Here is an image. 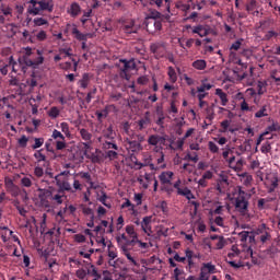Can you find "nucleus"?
<instances>
[{"instance_id":"obj_5","label":"nucleus","mask_w":280,"mask_h":280,"mask_svg":"<svg viewBox=\"0 0 280 280\" xmlns=\"http://www.w3.org/2000/svg\"><path fill=\"white\" fill-rule=\"evenodd\" d=\"M36 55L38 57H35L34 59H31V58L25 59L26 67L37 69L40 65L44 63V61H45V58L43 57L44 51L40 49H36Z\"/></svg>"},{"instance_id":"obj_48","label":"nucleus","mask_w":280,"mask_h":280,"mask_svg":"<svg viewBox=\"0 0 280 280\" xmlns=\"http://www.w3.org/2000/svg\"><path fill=\"white\" fill-rule=\"evenodd\" d=\"M51 138L54 140H61V141H65L66 137L61 133V131L57 130V129H54L52 131V135H51Z\"/></svg>"},{"instance_id":"obj_16","label":"nucleus","mask_w":280,"mask_h":280,"mask_svg":"<svg viewBox=\"0 0 280 280\" xmlns=\"http://www.w3.org/2000/svg\"><path fill=\"white\" fill-rule=\"evenodd\" d=\"M47 39V33L44 30H40L37 33H34V35H31V37L28 38V40L34 44L36 40L37 42H45Z\"/></svg>"},{"instance_id":"obj_4","label":"nucleus","mask_w":280,"mask_h":280,"mask_svg":"<svg viewBox=\"0 0 280 280\" xmlns=\"http://www.w3.org/2000/svg\"><path fill=\"white\" fill-rule=\"evenodd\" d=\"M150 50L154 55L155 59L160 60L164 58L166 54L165 43L163 42L152 43L150 46Z\"/></svg>"},{"instance_id":"obj_47","label":"nucleus","mask_w":280,"mask_h":280,"mask_svg":"<svg viewBox=\"0 0 280 280\" xmlns=\"http://www.w3.org/2000/svg\"><path fill=\"white\" fill-rule=\"evenodd\" d=\"M80 176H81L82 179H85L86 183L91 185V187H93L92 177H91V174L89 172H81Z\"/></svg>"},{"instance_id":"obj_34","label":"nucleus","mask_w":280,"mask_h":280,"mask_svg":"<svg viewBox=\"0 0 280 280\" xmlns=\"http://www.w3.org/2000/svg\"><path fill=\"white\" fill-rule=\"evenodd\" d=\"M33 23L36 27H42V26H48L49 22L47 21V19L44 18H35L33 20Z\"/></svg>"},{"instance_id":"obj_43","label":"nucleus","mask_w":280,"mask_h":280,"mask_svg":"<svg viewBox=\"0 0 280 280\" xmlns=\"http://www.w3.org/2000/svg\"><path fill=\"white\" fill-rule=\"evenodd\" d=\"M260 152L262 154H268L271 152V144L269 141H266L265 143L261 144Z\"/></svg>"},{"instance_id":"obj_26","label":"nucleus","mask_w":280,"mask_h":280,"mask_svg":"<svg viewBox=\"0 0 280 280\" xmlns=\"http://www.w3.org/2000/svg\"><path fill=\"white\" fill-rule=\"evenodd\" d=\"M72 35L74 36V38L79 42H86V35L81 33L77 26H74L72 28Z\"/></svg>"},{"instance_id":"obj_55","label":"nucleus","mask_w":280,"mask_h":280,"mask_svg":"<svg viewBox=\"0 0 280 280\" xmlns=\"http://www.w3.org/2000/svg\"><path fill=\"white\" fill-rule=\"evenodd\" d=\"M106 158L109 159L110 161H114L118 158V153L117 151L108 150L106 151Z\"/></svg>"},{"instance_id":"obj_20","label":"nucleus","mask_w":280,"mask_h":280,"mask_svg":"<svg viewBox=\"0 0 280 280\" xmlns=\"http://www.w3.org/2000/svg\"><path fill=\"white\" fill-rule=\"evenodd\" d=\"M268 83L266 80H258L256 83L257 95H264L267 92Z\"/></svg>"},{"instance_id":"obj_9","label":"nucleus","mask_w":280,"mask_h":280,"mask_svg":"<svg viewBox=\"0 0 280 280\" xmlns=\"http://www.w3.org/2000/svg\"><path fill=\"white\" fill-rule=\"evenodd\" d=\"M121 31L127 35L137 34L138 27L135 20L124 21L121 25Z\"/></svg>"},{"instance_id":"obj_28","label":"nucleus","mask_w":280,"mask_h":280,"mask_svg":"<svg viewBox=\"0 0 280 280\" xmlns=\"http://www.w3.org/2000/svg\"><path fill=\"white\" fill-rule=\"evenodd\" d=\"M91 82V77L89 73H83L82 79L79 81V84L82 89H88L89 84Z\"/></svg>"},{"instance_id":"obj_7","label":"nucleus","mask_w":280,"mask_h":280,"mask_svg":"<svg viewBox=\"0 0 280 280\" xmlns=\"http://www.w3.org/2000/svg\"><path fill=\"white\" fill-rule=\"evenodd\" d=\"M186 30H192V34H197L199 37L203 38L210 34V28L207 25H186Z\"/></svg>"},{"instance_id":"obj_46","label":"nucleus","mask_w":280,"mask_h":280,"mask_svg":"<svg viewBox=\"0 0 280 280\" xmlns=\"http://www.w3.org/2000/svg\"><path fill=\"white\" fill-rule=\"evenodd\" d=\"M93 10L84 11V14L81 18L82 25H85L90 18H92Z\"/></svg>"},{"instance_id":"obj_2","label":"nucleus","mask_w":280,"mask_h":280,"mask_svg":"<svg viewBox=\"0 0 280 280\" xmlns=\"http://www.w3.org/2000/svg\"><path fill=\"white\" fill-rule=\"evenodd\" d=\"M145 141V136L141 133L132 135L130 139H127L128 150L132 153H139L143 150L142 143Z\"/></svg>"},{"instance_id":"obj_3","label":"nucleus","mask_w":280,"mask_h":280,"mask_svg":"<svg viewBox=\"0 0 280 280\" xmlns=\"http://www.w3.org/2000/svg\"><path fill=\"white\" fill-rule=\"evenodd\" d=\"M120 62L124 63V67L120 69L119 75L121 79L129 81L131 78L129 72L135 71L137 69V63L133 59H121Z\"/></svg>"},{"instance_id":"obj_39","label":"nucleus","mask_w":280,"mask_h":280,"mask_svg":"<svg viewBox=\"0 0 280 280\" xmlns=\"http://www.w3.org/2000/svg\"><path fill=\"white\" fill-rule=\"evenodd\" d=\"M108 199L107 194L105 191H102V196L98 197V201L102 202L106 208L110 209L112 203L107 202L106 200Z\"/></svg>"},{"instance_id":"obj_10","label":"nucleus","mask_w":280,"mask_h":280,"mask_svg":"<svg viewBox=\"0 0 280 280\" xmlns=\"http://www.w3.org/2000/svg\"><path fill=\"white\" fill-rule=\"evenodd\" d=\"M55 180L57 183V186L59 187L58 189L61 192H65V194H66V191L74 192V190H72V186H71V184L69 183L68 179H60L59 176H56Z\"/></svg>"},{"instance_id":"obj_52","label":"nucleus","mask_w":280,"mask_h":280,"mask_svg":"<svg viewBox=\"0 0 280 280\" xmlns=\"http://www.w3.org/2000/svg\"><path fill=\"white\" fill-rule=\"evenodd\" d=\"M34 56L33 49L31 47L25 48V54L23 56L24 65L26 66V59H30V57Z\"/></svg>"},{"instance_id":"obj_45","label":"nucleus","mask_w":280,"mask_h":280,"mask_svg":"<svg viewBox=\"0 0 280 280\" xmlns=\"http://www.w3.org/2000/svg\"><path fill=\"white\" fill-rule=\"evenodd\" d=\"M0 11H1V13H3L4 16L12 15V9L9 5H7V4L2 3L0 5Z\"/></svg>"},{"instance_id":"obj_54","label":"nucleus","mask_w":280,"mask_h":280,"mask_svg":"<svg viewBox=\"0 0 280 280\" xmlns=\"http://www.w3.org/2000/svg\"><path fill=\"white\" fill-rule=\"evenodd\" d=\"M241 112H253V106L250 107L246 100H243V102H241Z\"/></svg>"},{"instance_id":"obj_18","label":"nucleus","mask_w":280,"mask_h":280,"mask_svg":"<svg viewBox=\"0 0 280 280\" xmlns=\"http://www.w3.org/2000/svg\"><path fill=\"white\" fill-rule=\"evenodd\" d=\"M178 196L185 197L187 200L196 199V196L192 194L191 189H189L187 186L182 187L177 191Z\"/></svg>"},{"instance_id":"obj_35","label":"nucleus","mask_w":280,"mask_h":280,"mask_svg":"<svg viewBox=\"0 0 280 280\" xmlns=\"http://www.w3.org/2000/svg\"><path fill=\"white\" fill-rule=\"evenodd\" d=\"M238 237H241V242L245 243L249 240L252 242L254 240V236L249 234L248 231H242L238 233Z\"/></svg>"},{"instance_id":"obj_37","label":"nucleus","mask_w":280,"mask_h":280,"mask_svg":"<svg viewBox=\"0 0 280 280\" xmlns=\"http://www.w3.org/2000/svg\"><path fill=\"white\" fill-rule=\"evenodd\" d=\"M126 233H127L131 238L137 240V237H138V233L136 232L135 225H132V224H128V225L126 226Z\"/></svg>"},{"instance_id":"obj_22","label":"nucleus","mask_w":280,"mask_h":280,"mask_svg":"<svg viewBox=\"0 0 280 280\" xmlns=\"http://www.w3.org/2000/svg\"><path fill=\"white\" fill-rule=\"evenodd\" d=\"M192 68L197 71H205L207 69V61L205 59H197L192 61Z\"/></svg>"},{"instance_id":"obj_15","label":"nucleus","mask_w":280,"mask_h":280,"mask_svg":"<svg viewBox=\"0 0 280 280\" xmlns=\"http://www.w3.org/2000/svg\"><path fill=\"white\" fill-rule=\"evenodd\" d=\"M67 12L72 19H75L81 14L82 9L78 2H73L70 8H68Z\"/></svg>"},{"instance_id":"obj_51","label":"nucleus","mask_w":280,"mask_h":280,"mask_svg":"<svg viewBox=\"0 0 280 280\" xmlns=\"http://www.w3.org/2000/svg\"><path fill=\"white\" fill-rule=\"evenodd\" d=\"M37 253H38V255H39L40 257H44V258L46 259V261H47V259H48V257H49V255H50L49 249H43L42 247H38V248H37Z\"/></svg>"},{"instance_id":"obj_36","label":"nucleus","mask_w":280,"mask_h":280,"mask_svg":"<svg viewBox=\"0 0 280 280\" xmlns=\"http://www.w3.org/2000/svg\"><path fill=\"white\" fill-rule=\"evenodd\" d=\"M107 247H108V257H109L112 260L116 259V258H117V252H116V249H115V247H114L112 241H109Z\"/></svg>"},{"instance_id":"obj_1","label":"nucleus","mask_w":280,"mask_h":280,"mask_svg":"<svg viewBox=\"0 0 280 280\" xmlns=\"http://www.w3.org/2000/svg\"><path fill=\"white\" fill-rule=\"evenodd\" d=\"M30 7L27 9V13L34 16L40 15V12H49L54 11V2L52 0H30Z\"/></svg>"},{"instance_id":"obj_12","label":"nucleus","mask_w":280,"mask_h":280,"mask_svg":"<svg viewBox=\"0 0 280 280\" xmlns=\"http://www.w3.org/2000/svg\"><path fill=\"white\" fill-rule=\"evenodd\" d=\"M148 143L153 147H156L158 144L165 145L166 137L160 135H151L149 137Z\"/></svg>"},{"instance_id":"obj_21","label":"nucleus","mask_w":280,"mask_h":280,"mask_svg":"<svg viewBox=\"0 0 280 280\" xmlns=\"http://www.w3.org/2000/svg\"><path fill=\"white\" fill-rule=\"evenodd\" d=\"M214 94H217V96H219V100H221V106L225 107L229 104L228 94L222 89H217Z\"/></svg>"},{"instance_id":"obj_25","label":"nucleus","mask_w":280,"mask_h":280,"mask_svg":"<svg viewBox=\"0 0 280 280\" xmlns=\"http://www.w3.org/2000/svg\"><path fill=\"white\" fill-rule=\"evenodd\" d=\"M212 86L213 85L211 83H207V79L201 80V85L197 86V93H205L206 91H210Z\"/></svg>"},{"instance_id":"obj_31","label":"nucleus","mask_w":280,"mask_h":280,"mask_svg":"<svg viewBox=\"0 0 280 280\" xmlns=\"http://www.w3.org/2000/svg\"><path fill=\"white\" fill-rule=\"evenodd\" d=\"M47 115L49 116V118L51 119H57L60 115V109L57 106H52L50 107V109L47 112Z\"/></svg>"},{"instance_id":"obj_30","label":"nucleus","mask_w":280,"mask_h":280,"mask_svg":"<svg viewBox=\"0 0 280 280\" xmlns=\"http://www.w3.org/2000/svg\"><path fill=\"white\" fill-rule=\"evenodd\" d=\"M103 136L104 138L113 141L116 137V132L113 130V126H109L107 129H105L103 131Z\"/></svg>"},{"instance_id":"obj_63","label":"nucleus","mask_w":280,"mask_h":280,"mask_svg":"<svg viewBox=\"0 0 280 280\" xmlns=\"http://www.w3.org/2000/svg\"><path fill=\"white\" fill-rule=\"evenodd\" d=\"M34 173H35V176H36V177L40 178V177H43V175H44V168L40 167V166H36V167L34 168Z\"/></svg>"},{"instance_id":"obj_11","label":"nucleus","mask_w":280,"mask_h":280,"mask_svg":"<svg viewBox=\"0 0 280 280\" xmlns=\"http://www.w3.org/2000/svg\"><path fill=\"white\" fill-rule=\"evenodd\" d=\"M66 199L67 196L65 191H60L59 189L54 188L51 201H54L56 205H62Z\"/></svg>"},{"instance_id":"obj_60","label":"nucleus","mask_w":280,"mask_h":280,"mask_svg":"<svg viewBox=\"0 0 280 280\" xmlns=\"http://www.w3.org/2000/svg\"><path fill=\"white\" fill-rule=\"evenodd\" d=\"M148 124H149L148 119H144V118L140 119L138 122L139 131L144 130L148 127Z\"/></svg>"},{"instance_id":"obj_53","label":"nucleus","mask_w":280,"mask_h":280,"mask_svg":"<svg viewBox=\"0 0 280 280\" xmlns=\"http://www.w3.org/2000/svg\"><path fill=\"white\" fill-rule=\"evenodd\" d=\"M9 67H12V72L13 73H18V69H16V67H18V62L14 60V58H13V56H10L9 57Z\"/></svg>"},{"instance_id":"obj_33","label":"nucleus","mask_w":280,"mask_h":280,"mask_svg":"<svg viewBox=\"0 0 280 280\" xmlns=\"http://www.w3.org/2000/svg\"><path fill=\"white\" fill-rule=\"evenodd\" d=\"M80 135L85 142L92 141L93 136L88 129L85 128L80 129Z\"/></svg>"},{"instance_id":"obj_57","label":"nucleus","mask_w":280,"mask_h":280,"mask_svg":"<svg viewBox=\"0 0 280 280\" xmlns=\"http://www.w3.org/2000/svg\"><path fill=\"white\" fill-rule=\"evenodd\" d=\"M75 276L80 279V280H84L85 277L88 276V271H85V269H78L75 271Z\"/></svg>"},{"instance_id":"obj_41","label":"nucleus","mask_w":280,"mask_h":280,"mask_svg":"<svg viewBox=\"0 0 280 280\" xmlns=\"http://www.w3.org/2000/svg\"><path fill=\"white\" fill-rule=\"evenodd\" d=\"M201 268H206L208 275L215 273V265H211V262H203V267Z\"/></svg>"},{"instance_id":"obj_59","label":"nucleus","mask_w":280,"mask_h":280,"mask_svg":"<svg viewBox=\"0 0 280 280\" xmlns=\"http://www.w3.org/2000/svg\"><path fill=\"white\" fill-rule=\"evenodd\" d=\"M27 142H28V138L23 135L20 139H19V144L21 148L25 149L27 147Z\"/></svg>"},{"instance_id":"obj_14","label":"nucleus","mask_w":280,"mask_h":280,"mask_svg":"<svg viewBox=\"0 0 280 280\" xmlns=\"http://www.w3.org/2000/svg\"><path fill=\"white\" fill-rule=\"evenodd\" d=\"M165 161V154L161 152L160 156L156 159V165L154 163H150V167L152 171H158V170H164L166 168V163Z\"/></svg>"},{"instance_id":"obj_49","label":"nucleus","mask_w":280,"mask_h":280,"mask_svg":"<svg viewBox=\"0 0 280 280\" xmlns=\"http://www.w3.org/2000/svg\"><path fill=\"white\" fill-rule=\"evenodd\" d=\"M243 42H244L243 38L237 39L232 44V47H230V50L238 51L241 49Z\"/></svg>"},{"instance_id":"obj_6","label":"nucleus","mask_w":280,"mask_h":280,"mask_svg":"<svg viewBox=\"0 0 280 280\" xmlns=\"http://www.w3.org/2000/svg\"><path fill=\"white\" fill-rule=\"evenodd\" d=\"M234 208L241 213H245L248 210V201L246 200V197H236V189H234Z\"/></svg>"},{"instance_id":"obj_27","label":"nucleus","mask_w":280,"mask_h":280,"mask_svg":"<svg viewBox=\"0 0 280 280\" xmlns=\"http://www.w3.org/2000/svg\"><path fill=\"white\" fill-rule=\"evenodd\" d=\"M268 108L267 105H262L254 115L255 118H264V117H268Z\"/></svg>"},{"instance_id":"obj_8","label":"nucleus","mask_w":280,"mask_h":280,"mask_svg":"<svg viewBox=\"0 0 280 280\" xmlns=\"http://www.w3.org/2000/svg\"><path fill=\"white\" fill-rule=\"evenodd\" d=\"M86 273L92 277H95L94 280H113L112 276H109V273H106V271H104L103 276L98 273L95 265H91Z\"/></svg>"},{"instance_id":"obj_58","label":"nucleus","mask_w":280,"mask_h":280,"mask_svg":"<svg viewBox=\"0 0 280 280\" xmlns=\"http://www.w3.org/2000/svg\"><path fill=\"white\" fill-rule=\"evenodd\" d=\"M226 245L224 236H219V241L217 243V249L221 250Z\"/></svg>"},{"instance_id":"obj_62","label":"nucleus","mask_w":280,"mask_h":280,"mask_svg":"<svg viewBox=\"0 0 280 280\" xmlns=\"http://www.w3.org/2000/svg\"><path fill=\"white\" fill-rule=\"evenodd\" d=\"M171 185L172 184H162V190L165 191L168 195H172L174 189Z\"/></svg>"},{"instance_id":"obj_44","label":"nucleus","mask_w":280,"mask_h":280,"mask_svg":"<svg viewBox=\"0 0 280 280\" xmlns=\"http://www.w3.org/2000/svg\"><path fill=\"white\" fill-rule=\"evenodd\" d=\"M103 147H104L105 150H110V149H113V150H115V151H118V150H119L117 143H115V142H113V141H105V143L103 144Z\"/></svg>"},{"instance_id":"obj_42","label":"nucleus","mask_w":280,"mask_h":280,"mask_svg":"<svg viewBox=\"0 0 280 280\" xmlns=\"http://www.w3.org/2000/svg\"><path fill=\"white\" fill-rule=\"evenodd\" d=\"M208 150H210V153L217 154V153H219L220 148L217 145L215 142L209 141V142H208Z\"/></svg>"},{"instance_id":"obj_13","label":"nucleus","mask_w":280,"mask_h":280,"mask_svg":"<svg viewBox=\"0 0 280 280\" xmlns=\"http://www.w3.org/2000/svg\"><path fill=\"white\" fill-rule=\"evenodd\" d=\"M173 177L174 172L172 171H164L159 175L162 185H172Z\"/></svg>"},{"instance_id":"obj_32","label":"nucleus","mask_w":280,"mask_h":280,"mask_svg":"<svg viewBox=\"0 0 280 280\" xmlns=\"http://www.w3.org/2000/svg\"><path fill=\"white\" fill-rule=\"evenodd\" d=\"M43 152H44V149H39V150H36L34 153V158L38 163L47 161V156Z\"/></svg>"},{"instance_id":"obj_17","label":"nucleus","mask_w":280,"mask_h":280,"mask_svg":"<svg viewBox=\"0 0 280 280\" xmlns=\"http://www.w3.org/2000/svg\"><path fill=\"white\" fill-rule=\"evenodd\" d=\"M151 222H152V215H145L141 222L142 230L148 235L152 233Z\"/></svg>"},{"instance_id":"obj_19","label":"nucleus","mask_w":280,"mask_h":280,"mask_svg":"<svg viewBox=\"0 0 280 280\" xmlns=\"http://www.w3.org/2000/svg\"><path fill=\"white\" fill-rule=\"evenodd\" d=\"M55 187H49L48 189H40L39 198L42 201L51 200L54 195Z\"/></svg>"},{"instance_id":"obj_61","label":"nucleus","mask_w":280,"mask_h":280,"mask_svg":"<svg viewBox=\"0 0 280 280\" xmlns=\"http://www.w3.org/2000/svg\"><path fill=\"white\" fill-rule=\"evenodd\" d=\"M107 115H108V110L107 109H104L103 112H98V110L96 112L97 120L100 122H102V119L106 118Z\"/></svg>"},{"instance_id":"obj_50","label":"nucleus","mask_w":280,"mask_h":280,"mask_svg":"<svg viewBox=\"0 0 280 280\" xmlns=\"http://www.w3.org/2000/svg\"><path fill=\"white\" fill-rule=\"evenodd\" d=\"M1 238H2V241H3V243H7L8 242V240H9V228L8 226H3V228H1Z\"/></svg>"},{"instance_id":"obj_23","label":"nucleus","mask_w":280,"mask_h":280,"mask_svg":"<svg viewBox=\"0 0 280 280\" xmlns=\"http://www.w3.org/2000/svg\"><path fill=\"white\" fill-rule=\"evenodd\" d=\"M121 250H122V254L129 260V262H131L133 266H137V267L139 266V262H137V260H135V258L131 256L127 245H121Z\"/></svg>"},{"instance_id":"obj_56","label":"nucleus","mask_w":280,"mask_h":280,"mask_svg":"<svg viewBox=\"0 0 280 280\" xmlns=\"http://www.w3.org/2000/svg\"><path fill=\"white\" fill-rule=\"evenodd\" d=\"M71 51H72L71 48H61V49L59 50L60 55H65V56L62 57V59H66L67 57H69V58L72 57Z\"/></svg>"},{"instance_id":"obj_40","label":"nucleus","mask_w":280,"mask_h":280,"mask_svg":"<svg viewBox=\"0 0 280 280\" xmlns=\"http://www.w3.org/2000/svg\"><path fill=\"white\" fill-rule=\"evenodd\" d=\"M34 144L32 145L33 150H37L44 145L45 139L43 137L40 138H34Z\"/></svg>"},{"instance_id":"obj_64","label":"nucleus","mask_w":280,"mask_h":280,"mask_svg":"<svg viewBox=\"0 0 280 280\" xmlns=\"http://www.w3.org/2000/svg\"><path fill=\"white\" fill-rule=\"evenodd\" d=\"M48 266H49V269H51L52 272L55 270H58L57 268L59 267V265L56 260H49Z\"/></svg>"},{"instance_id":"obj_24","label":"nucleus","mask_w":280,"mask_h":280,"mask_svg":"<svg viewBox=\"0 0 280 280\" xmlns=\"http://www.w3.org/2000/svg\"><path fill=\"white\" fill-rule=\"evenodd\" d=\"M258 8V2L256 0H248L247 3H245V11L247 14L253 13Z\"/></svg>"},{"instance_id":"obj_29","label":"nucleus","mask_w":280,"mask_h":280,"mask_svg":"<svg viewBox=\"0 0 280 280\" xmlns=\"http://www.w3.org/2000/svg\"><path fill=\"white\" fill-rule=\"evenodd\" d=\"M167 74L170 77V82L172 84H175L178 80V77H177V72L175 71L174 67H172V66L168 67Z\"/></svg>"},{"instance_id":"obj_38","label":"nucleus","mask_w":280,"mask_h":280,"mask_svg":"<svg viewBox=\"0 0 280 280\" xmlns=\"http://www.w3.org/2000/svg\"><path fill=\"white\" fill-rule=\"evenodd\" d=\"M32 179H33L32 176L31 177L30 176H24V177L21 178V185L23 187L30 188L33 185Z\"/></svg>"}]
</instances>
